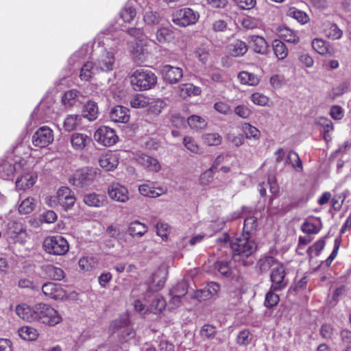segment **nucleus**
Returning a JSON list of instances; mask_svg holds the SVG:
<instances>
[{
	"label": "nucleus",
	"instance_id": "obj_16",
	"mask_svg": "<svg viewBox=\"0 0 351 351\" xmlns=\"http://www.w3.org/2000/svg\"><path fill=\"white\" fill-rule=\"evenodd\" d=\"M119 159L117 154L108 152L100 156L99 163L106 171H113L119 165Z\"/></svg>",
	"mask_w": 351,
	"mask_h": 351
},
{
	"label": "nucleus",
	"instance_id": "obj_48",
	"mask_svg": "<svg viewBox=\"0 0 351 351\" xmlns=\"http://www.w3.org/2000/svg\"><path fill=\"white\" fill-rule=\"evenodd\" d=\"M156 234L160 237L163 241H166L170 232V227L168 223L159 221L156 223Z\"/></svg>",
	"mask_w": 351,
	"mask_h": 351
},
{
	"label": "nucleus",
	"instance_id": "obj_20",
	"mask_svg": "<svg viewBox=\"0 0 351 351\" xmlns=\"http://www.w3.org/2000/svg\"><path fill=\"white\" fill-rule=\"evenodd\" d=\"M138 162L150 171L158 172L161 166L158 160L146 154L140 155L138 157Z\"/></svg>",
	"mask_w": 351,
	"mask_h": 351
},
{
	"label": "nucleus",
	"instance_id": "obj_39",
	"mask_svg": "<svg viewBox=\"0 0 351 351\" xmlns=\"http://www.w3.org/2000/svg\"><path fill=\"white\" fill-rule=\"evenodd\" d=\"M80 95V93L75 89L69 90L65 92L62 97V102L64 105L69 107L73 106L77 100Z\"/></svg>",
	"mask_w": 351,
	"mask_h": 351
},
{
	"label": "nucleus",
	"instance_id": "obj_44",
	"mask_svg": "<svg viewBox=\"0 0 351 351\" xmlns=\"http://www.w3.org/2000/svg\"><path fill=\"white\" fill-rule=\"evenodd\" d=\"M276 291L270 287V290L265 295L264 304L268 308H272L279 302L280 298L278 295L275 293Z\"/></svg>",
	"mask_w": 351,
	"mask_h": 351
},
{
	"label": "nucleus",
	"instance_id": "obj_58",
	"mask_svg": "<svg viewBox=\"0 0 351 351\" xmlns=\"http://www.w3.org/2000/svg\"><path fill=\"white\" fill-rule=\"evenodd\" d=\"M250 98L254 104L261 106H266L269 102V98L260 93H253Z\"/></svg>",
	"mask_w": 351,
	"mask_h": 351
},
{
	"label": "nucleus",
	"instance_id": "obj_36",
	"mask_svg": "<svg viewBox=\"0 0 351 351\" xmlns=\"http://www.w3.org/2000/svg\"><path fill=\"white\" fill-rule=\"evenodd\" d=\"M158 190L159 191H157L149 184H143L138 187V191L142 195L150 197H156L160 196L162 193V189H158Z\"/></svg>",
	"mask_w": 351,
	"mask_h": 351
},
{
	"label": "nucleus",
	"instance_id": "obj_49",
	"mask_svg": "<svg viewBox=\"0 0 351 351\" xmlns=\"http://www.w3.org/2000/svg\"><path fill=\"white\" fill-rule=\"evenodd\" d=\"M216 333V328L210 324H204L200 330V335L204 339H210L214 338Z\"/></svg>",
	"mask_w": 351,
	"mask_h": 351
},
{
	"label": "nucleus",
	"instance_id": "obj_42",
	"mask_svg": "<svg viewBox=\"0 0 351 351\" xmlns=\"http://www.w3.org/2000/svg\"><path fill=\"white\" fill-rule=\"evenodd\" d=\"M145 47V45H144L143 40H140L136 43L135 46L133 47L132 53L138 60L143 61L145 58L147 53V49Z\"/></svg>",
	"mask_w": 351,
	"mask_h": 351
},
{
	"label": "nucleus",
	"instance_id": "obj_47",
	"mask_svg": "<svg viewBox=\"0 0 351 351\" xmlns=\"http://www.w3.org/2000/svg\"><path fill=\"white\" fill-rule=\"evenodd\" d=\"M247 51V46L245 42L237 40L232 45V55L234 56H243Z\"/></svg>",
	"mask_w": 351,
	"mask_h": 351
},
{
	"label": "nucleus",
	"instance_id": "obj_18",
	"mask_svg": "<svg viewBox=\"0 0 351 351\" xmlns=\"http://www.w3.org/2000/svg\"><path fill=\"white\" fill-rule=\"evenodd\" d=\"M129 109L123 106H114L110 112V119L116 123H127L130 119Z\"/></svg>",
	"mask_w": 351,
	"mask_h": 351
},
{
	"label": "nucleus",
	"instance_id": "obj_4",
	"mask_svg": "<svg viewBox=\"0 0 351 351\" xmlns=\"http://www.w3.org/2000/svg\"><path fill=\"white\" fill-rule=\"evenodd\" d=\"M44 250L50 254L64 255L69 250L67 241L62 236L56 235L47 237L43 242Z\"/></svg>",
	"mask_w": 351,
	"mask_h": 351
},
{
	"label": "nucleus",
	"instance_id": "obj_46",
	"mask_svg": "<svg viewBox=\"0 0 351 351\" xmlns=\"http://www.w3.org/2000/svg\"><path fill=\"white\" fill-rule=\"evenodd\" d=\"M136 10L133 7L128 5L123 8L120 12V16L125 23L131 22L136 16Z\"/></svg>",
	"mask_w": 351,
	"mask_h": 351
},
{
	"label": "nucleus",
	"instance_id": "obj_32",
	"mask_svg": "<svg viewBox=\"0 0 351 351\" xmlns=\"http://www.w3.org/2000/svg\"><path fill=\"white\" fill-rule=\"evenodd\" d=\"M201 93L199 87L195 86L192 84H182L179 87V94L180 97L185 98L191 95H198Z\"/></svg>",
	"mask_w": 351,
	"mask_h": 351
},
{
	"label": "nucleus",
	"instance_id": "obj_10",
	"mask_svg": "<svg viewBox=\"0 0 351 351\" xmlns=\"http://www.w3.org/2000/svg\"><path fill=\"white\" fill-rule=\"evenodd\" d=\"M116 58L114 51L104 50L97 58L96 63V69L99 71L108 72L114 69Z\"/></svg>",
	"mask_w": 351,
	"mask_h": 351
},
{
	"label": "nucleus",
	"instance_id": "obj_35",
	"mask_svg": "<svg viewBox=\"0 0 351 351\" xmlns=\"http://www.w3.org/2000/svg\"><path fill=\"white\" fill-rule=\"evenodd\" d=\"M19 336L26 341H34L38 337L36 329L30 326H23L19 330Z\"/></svg>",
	"mask_w": 351,
	"mask_h": 351
},
{
	"label": "nucleus",
	"instance_id": "obj_14",
	"mask_svg": "<svg viewBox=\"0 0 351 351\" xmlns=\"http://www.w3.org/2000/svg\"><path fill=\"white\" fill-rule=\"evenodd\" d=\"M109 197L114 201L125 202L129 199L128 189L119 183L111 184L108 189Z\"/></svg>",
	"mask_w": 351,
	"mask_h": 351
},
{
	"label": "nucleus",
	"instance_id": "obj_15",
	"mask_svg": "<svg viewBox=\"0 0 351 351\" xmlns=\"http://www.w3.org/2000/svg\"><path fill=\"white\" fill-rule=\"evenodd\" d=\"M71 147L75 151L81 152L91 142V138L87 134L74 132L70 136Z\"/></svg>",
	"mask_w": 351,
	"mask_h": 351
},
{
	"label": "nucleus",
	"instance_id": "obj_63",
	"mask_svg": "<svg viewBox=\"0 0 351 351\" xmlns=\"http://www.w3.org/2000/svg\"><path fill=\"white\" fill-rule=\"evenodd\" d=\"M195 53V56L203 64H205L209 58V49H208V47L204 46H202L197 49Z\"/></svg>",
	"mask_w": 351,
	"mask_h": 351
},
{
	"label": "nucleus",
	"instance_id": "obj_3",
	"mask_svg": "<svg viewBox=\"0 0 351 351\" xmlns=\"http://www.w3.org/2000/svg\"><path fill=\"white\" fill-rule=\"evenodd\" d=\"M75 202V197L71 190L66 186L61 187L53 196L46 198L47 204L52 208L61 206L64 210L72 207Z\"/></svg>",
	"mask_w": 351,
	"mask_h": 351
},
{
	"label": "nucleus",
	"instance_id": "obj_55",
	"mask_svg": "<svg viewBox=\"0 0 351 351\" xmlns=\"http://www.w3.org/2000/svg\"><path fill=\"white\" fill-rule=\"evenodd\" d=\"M252 339V335L247 330H243L237 335V342L241 346L247 345Z\"/></svg>",
	"mask_w": 351,
	"mask_h": 351
},
{
	"label": "nucleus",
	"instance_id": "obj_23",
	"mask_svg": "<svg viewBox=\"0 0 351 351\" xmlns=\"http://www.w3.org/2000/svg\"><path fill=\"white\" fill-rule=\"evenodd\" d=\"M99 112L97 103L93 101H88L84 106L82 117L88 119L89 121L96 120L99 116Z\"/></svg>",
	"mask_w": 351,
	"mask_h": 351
},
{
	"label": "nucleus",
	"instance_id": "obj_62",
	"mask_svg": "<svg viewBox=\"0 0 351 351\" xmlns=\"http://www.w3.org/2000/svg\"><path fill=\"white\" fill-rule=\"evenodd\" d=\"M216 169L215 165H212L211 167L204 172L200 176V181L202 184H209L213 178L214 171Z\"/></svg>",
	"mask_w": 351,
	"mask_h": 351
},
{
	"label": "nucleus",
	"instance_id": "obj_17",
	"mask_svg": "<svg viewBox=\"0 0 351 351\" xmlns=\"http://www.w3.org/2000/svg\"><path fill=\"white\" fill-rule=\"evenodd\" d=\"M162 71L164 79L170 84L177 83L183 76V71L181 68L169 64L165 65Z\"/></svg>",
	"mask_w": 351,
	"mask_h": 351
},
{
	"label": "nucleus",
	"instance_id": "obj_1",
	"mask_svg": "<svg viewBox=\"0 0 351 351\" xmlns=\"http://www.w3.org/2000/svg\"><path fill=\"white\" fill-rule=\"evenodd\" d=\"M230 245L233 252L232 258L235 261H242L243 265L252 263V261L244 259L252 256L257 248V245L251 236L243 234L230 241Z\"/></svg>",
	"mask_w": 351,
	"mask_h": 351
},
{
	"label": "nucleus",
	"instance_id": "obj_59",
	"mask_svg": "<svg viewBox=\"0 0 351 351\" xmlns=\"http://www.w3.org/2000/svg\"><path fill=\"white\" fill-rule=\"evenodd\" d=\"M241 25L245 29H254L258 27L261 23L260 21L255 18L246 16L243 19Z\"/></svg>",
	"mask_w": 351,
	"mask_h": 351
},
{
	"label": "nucleus",
	"instance_id": "obj_43",
	"mask_svg": "<svg viewBox=\"0 0 351 351\" xmlns=\"http://www.w3.org/2000/svg\"><path fill=\"white\" fill-rule=\"evenodd\" d=\"M36 206L35 200L33 198H26L19 206V211L21 214H29L32 213Z\"/></svg>",
	"mask_w": 351,
	"mask_h": 351
},
{
	"label": "nucleus",
	"instance_id": "obj_6",
	"mask_svg": "<svg viewBox=\"0 0 351 351\" xmlns=\"http://www.w3.org/2000/svg\"><path fill=\"white\" fill-rule=\"evenodd\" d=\"M199 17V13L191 8H185L176 11L172 15V21L180 27L195 24Z\"/></svg>",
	"mask_w": 351,
	"mask_h": 351
},
{
	"label": "nucleus",
	"instance_id": "obj_56",
	"mask_svg": "<svg viewBox=\"0 0 351 351\" xmlns=\"http://www.w3.org/2000/svg\"><path fill=\"white\" fill-rule=\"evenodd\" d=\"M243 130L247 138L258 139L260 136V131L249 123H245Z\"/></svg>",
	"mask_w": 351,
	"mask_h": 351
},
{
	"label": "nucleus",
	"instance_id": "obj_64",
	"mask_svg": "<svg viewBox=\"0 0 351 351\" xmlns=\"http://www.w3.org/2000/svg\"><path fill=\"white\" fill-rule=\"evenodd\" d=\"M275 258L273 256H266L259 261V267L262 271H267L275 263Z\"/></svg>",
	"mask_w": 351,
	"mask_h": 351
},
{
	"label": "nucleus",
	"instance_id": "obj_57",
	"mask_svg": "<svg viewBox=\"0 0 351 351\" xmlns=\"http://www.w3.org/2000/svg\"><path fill=\"white\" fill-rule=\"evenodd\" d=\"M205 143L210 146L218 145L221 143V137L217 133L206 134L204 136Z\"/></svg>",
	"mask_w": 351,
	"mask_h": 351
},
{
	"label": "nucleus",
	"instance_id": "obj_2",
	"mask_svg": "<svg viewBox=\"0 0 351 351\" xmlns=\"http://www.w3.org/2000/svg\"><path fill=\"white\" fill-rule=\"evenodd\" d=\"M157 82L156 75L148 70L140 69L135 71L130 76V83L136 91L152 88Z\"/></svg>",
	"mask_w": 351,
	"mask_h": 351
},
{
	"label": "nucleus",
	"instance_id": "obj_8",
	"mask_svg": "<svg viewBox=\"0 0 351 351\" xmlns=\"http://www.w3.org/2000/svg\"><path fill=\"white\" fill-rule=\"evenodd\" d=\"M94 138L98 143L106 147L114 145L118 141L115 131L107 126L99 128L94 134Z\"/></svg>",
	"mask_w": 351,
	"mask_h": 351
},
{
	"label": "nucleus",
	"instance_id": "obj_40",
	"mask_svg": "<svg viewBox=\"0 0 351 351\" xmlns=\"http://www.w3.org/2000/svg\"><path fill=\"white\" fill-rule=\"evenodd\" d=\"M285 163L291 164V166L298 171H300L302 169V161L298 154L293 151H291L289 153L287 157L285 159Z\"/></svg>",
	"mask_w": 351,
	"mask_h": 351
},
{
	"label": "nucleus",
	"instance_id": "obj_41",
	"mask_svg": "<svg viewBox=\"0 0 351 351\" xmlns=\"http://www.w3.org/2000/svg\"><path fill=\"white\" fill-rule=\"evenodd\" d=\"M258 226L256 218L254 216L245 218L243 224V234L247 236H251V234L256 230Z\"/></svg>",
	"mask_w": 351,
	"mask_h": 351
},
{
	"label": "nucleus",
	"instance_id": "obj_7",
	"mask_svg": "<svg viewBox=\"0 0 351 351\" xmlns=\"http://www.w3.org/2000/svg\"><path fill=\"white\" fill-rule=\"evenodd\" d=\"M96 176L95 170L88 168H84L77 171L71 178L70 183L77 187H85L90 185Z\"/></svg>",
	"mask_w": 351,
	"mask_h": 351
},
{
	"label": "nucleus",
	"instance_id": "obj_13",
	"mask_svg": "<svg viewBox=\"0 0 351 351\" xmlns=\"http://www.w3.org/2000/svg\"><path fill=\"white\" fill-rule=\"evenodd\" d=\"M43 293L51 299L58 300H63L66 295V291L60 284L49 282L42 287Z\"/></svg>",
	"mask_w": 351,
	"mask_h": 351
},
{
	"label": "nucleus",
	"instance_id": "obj_25",
	"mask_svg": "<svg viewBox=\"0 0 351 351\" xmlns=\"http://www.w3.org/2000/svg\"><path fill=\"white\" fill-rule=\"evenodd\" d=\"M148 231L147 226L137 220L131 222L128 228V234L132 237H141Z\"/></svg>",
	"mask_w": 351,
	"mask_h": 351
},
{
	"label": "nucleus",
	"instance_id": "obj_11",
	"mask_svg": "<svg viewBox=\"0 0 351 351\" xmlns=\"http://www.w3.org/2000/svg\"><path fill=\"white\" fill-rule=\"evenodd\" d=\"M285 276L286 269L283 265H279L272 270L270 275L272 290L281 291L287 286L288 280Z\"/></svg>",
	"mask_w": 351,
	"mask_h": 351
},
{
	"label": "nucleus",
	"instance_id": "obj_30",
	"mask_svg": "<svg viewBox=\"0 0 351 351\" xmlns=\"http://www.w3.org/2000/svg\"><path fill=\"white\" fill-rule=\"evenodd\" d=\"M238 78L242 84L249 86H256L260 82V77L258 75L247 71H241Z\"/></svg>",
	"mask_w": 351,
	"mask_h": 351
},
{
	"label": "nucleus",
	"instance_id": "obj_29",
	"mask_svg": "<svg viewBox=\"0 0 351 351\" xmlns=\"http://www.w3.org/2000/svg\"><path fill=\"white\" fill-rule=\"evenodd\" d=\"M156 38L158 42L164 44L170 43L175 38L174 32L168 27H160L157 29Z\"/></svg>",
	"mask_w": 351,
	"mask_h": 351
},
{
	"label": "nucleus",
	"instance_id": "obj_53",
	"mask_svg": "<svg viewBox=\"0 0 351 351\" xmlns=\"http://www.w3.org/2000/svg\"><path fill=\"white\" fill-rule=\"evenodd\" d=\"M215 268L223 276H228L231 273V267L228 261H221L215 263Z\"/></svg>",
	"mask_w": 351,
	"mask_h": 351
},
{
	"label": "nucleus",
	"instance_id": "obj_45",
	"mask_svg": "<svg viewBox=\"0 0 351 351\" xmlns=\"http://www.w3.org/2000/svg\"><path fill=\"white\" fill-rule=\"evenodd\" d=\"M189 125L194 130H200L206 127V121L199 116L192 115L188 118Z\"/></svg>",
	"mask_w": 351,
	"mask_h": 351
},
{
	"label": "nucleus",
	"instance_id": "obj_9",
	"mask_svg": "<svg viewBox=\"0 0 351 351\" xmlns=\"http://www.w3.org/2000/svg\"><path fill=\"white\" fill-rule=\"evenodd\" d=\"M32 141L35 147H45L53 141V131L49 127L43 126L33 134Z\"/></svg>",
	"mask_w": 351,
	"mask_h": 351
},
{
	"label": "nucleus",
	"instance_id": "obj_51",
	"mask_svg": "<svg viewBox=\"0 0 351 351\" xmlns=\"http://www.w3.org/2000/svg\"><path fill=\"white\" fill-rule=\"evenodd\" d=\"M160 19V14L156 12L147 11L144 15V21L147 25H158Z\"/></svg>",
	"mask_w": 351,
	"mask_h": 351
},
{
	"label": "nucleus",
	"instance_id": "obj_12",
	"mask_svg": "<svg viewBox=\"0 0 351 351\" xmlns=\"http://www.w3.org/2000/svg\"><path fill=\"white\" fill-rule=\"evenodd\" d=\"M8 234L15 243H23L27 239V233L23 224L20 221H10L8 225Z\"/></svg>",
	"mask_w": 351,
	"mask_h": 351
},
{
	"label": "nucleus",
	"instance_id": "obj_5",
	"mask_svg": "<svg viewBox=\"0 0 351 351\" xmlns=\"http://www.w3.org/2000/svg\"><path fill=\"white\" fill-rule=\"evenodd\" d=\"M36 321L43 324L54 326L62 320L58 311L50 306L45 304L36 305Z\"/></svg>",
	"mask_w": 351,
	"mask_h": 351
},
{
	"label": "nucleus",
	"instance_id": "obj_38",
	"mask_svg": "<svg viewBox=\"0 0 351 351\" xmlns=\"http://www.w3.org/2000/svg\"><path fill=\"white\" fill-rule=\"evenodd\" d=\"M165 106V103L162 99H149V104L147 106V111L151 114L158 115L160 113Z\"/></svg>",
	"mask_w": 351,
	"mask_h": 351
},
{
	"label": "nucleus",
	"instance_id": "obj_61",
	"mask_svg": "<svg viewBox=\"0 0 351 351\" xmlns=\"http://www.w3.org/2000/svg\"><path fill=\"white\" fill-rule=\"evenodd\" d=\"M183 143L186 148L189 150L190 152L195 153V154H199V148L197 144L195 142V141L189 136H186L183 139Z\"/></svg>",
	"mask_w": 351,
	"mask_h": 351
},
{
	"label": "nucleus",
	"instance_id": "obj_33",
	"mask_svg": "<svg viewBox=\"0 0 351 351\" xmlns=\"http://www.w3.org/2000/svg\"><path fill=\"white\" fill-rule=\"evenodd\" d=\"M278 33L280 38L286 42L296 44L300 41V37L294 31L289 28H280Z\"/></svg>",
	"mask_w": 351,
	"mask_h": 351
},
{
	"label": "nucleus",
	"instance_id": "obj_50",
	"mask_svg": "<svg viewBox=\"0 0 351 351\" xmlns=\"http://www.w3.org/2000/svg\"><path fill=\"white\" fill-rule=\"evenodd\" d=\"M130 104L135 108H145L149 104V98L142 95H138L131 99Z\"/></svg>",
	"mask_w": 351,
	"mask_h": 351
},
{
	"label": "nucleus",
	"instance_id": "obj_22",
	"mask_svg": "<svg viewBox=\"0 0 351 351\" xmlns=\"http://www.w3.org/2000/svg\"><path fill=\"white\" fill-rule=\"evenodd\" d=\"M37 180V175L35 173H27L21 176L16 181V187L19 190H26L32 187Z\"/></svg>",
	"mask_w": 351,
	"mask_h": 351
},
{
	"label": "nucleus",
	"instance_id": "obj_52",
	"mask_svg": "<svg viewBox=\"0 0 351 351\" xmlns=\"http://www.w3.org/2000/svg\"><path fill=\"white\" fill-rule=\"evenodd\" d=\"M312 47L313 49L321 55L325 54L328 51V47L326 43L319 38H315L312 41Z\"/></svg>",
	"mask_w": 351,
	"mask_h": 351
},
{
	"label": "nucleus",
	"instance_id": "obj_31",
	"mask_svg": "<svg viewBox=\"0 0 351 351\" xmlns=\"http://www.w3.org/2000/svg\"><path fill=\"white\" fill-rule=\"evenodd\" d=\"M99 70L96 69V63L86 62L81 69L80 77L82 80L88 81Z\"/></svg>",
	"mask_w": 351,
	"mask_h": 351
},
{
	"label": "nucleus",
	"instance_id": "obj_21",
	"mask_svg": "<svg viewBox=\"0 0 351 351\" xmlns=\"http://www.w3.org/2000/svg\"><path fill=\"white\" fill-rule=\"evenodd\" d=\"M84 202L88 206L102 207L107 204V199L104 195L90 193L84 195Z\"/></svg>",
	"mask_w": 351,
	"mask_h": 351
},
{
	"label": "nucleus",
	"instance_id": "obj_24",
	"mask_svg": "<svg viewBox=\"0 0 351 351\" xmlns=\"http://www.w3.org/2000/svg\"><path fill=\"white\" fill-rule=\"evenodd\" d=\"M21 167V162L14 165L9 161L4 160L0 164V177L4 180L9 179Z\"/></svg>",
	"mask_w": 351,
	"mask_h": 351
},
{
	"label": "nucleus",
	"instance_id": "obj_54",
	"mask_svg": "<svg viewBox=\"0 0 351 351\" xmlns=\"http://www.w3.org/2000/svg\"><path fill=\"white\" fill-rule=\"evenodd\" d=\"M213 108L217 112L224 115H228L232 112L230 106L224 101H219L216 102Z\"/></svg>",
	"mask_w": 351,
	"mask_h": 351
},
{
	"label": "nucleus",
	"instance_id": "obj_60",
	"mask_svg": "<svg viewBox=\"0 0 351 351\" xmlns=\"http://www.w3.org/2000/svg\"><path fill=\"white\" fill-rule=\"evenodd\" d=\"M234 113L243 119H247L252 114L251 110L245 105H239L234 108Z\"/></svg>",
	"mask_w": 351,
	"mask_h": 351
},
{
	"label": "nucleus",
	"instance_id": "obj_28",
	"mask_svg": "<svg viewBox=\"0 0 351 351\" xmlns=\"http://www.w3.org/2000/svg\"><path fill=\"white\" fill-rule=\"evenodd\" d=\"M42 269L49 278L53 280H61L65 276V273L61 268L52 265H44Z\"/></svg>",
	"mask_w": 351,
	"mask_h": 351
},
{
	"label": "nucleus",
	"instance_id": "obj_26",
	"mask_svg": "<svg viewBox=\"0 0 351 351\" xmlns=\"http://www.w3.org/2000/svg\"><path fill=\"white\" fill-rule=\"evenodd\" d=\"M250 42L252 43L254 52L265 54L267 51V43L263 37L258 36H251L249 37Z\"/></svg>",
	"mask_w": 351,
	"mask_h": 351
},
{
	"label": "nucleus",
	"instance_id": "obj_19",
	"mask_svg": "<svg viewBox=\"0 0 351 351\" xmlns=\"http://www.w3.org/2000/svg\"><path fill=\"white\" fill-rule=\"evenodd\" d=\"M16 313L23 320L30 322L36 321V306L34 308H31L25 304L18 305L16 308Z\"/></svg>",
	"mask_w": 351,
	"mask_h": 351
},
{
	"label": "nucleus",
	"instance_id": "obj_27",
	"mask_svg": "<svg viewBox=\"0 0 351 351\" xmlns=\"http://www.w3.org/2000/svg\"><path fill=\"white\" fill-rule=\"evenodd\" d=\"M82 117L80 114H69L63 123V127L66 131L71 132L76 130L82 125Z\"/></svg>",
	"mask_w": 351,
	"mask_h": 351
},
{
	"label": "nucleus",
	"instance_id": "obj_34",
	"mask_svg": "<svg viewBox=\"0 0 351 351\" xmlns=\"http://www.w3.org/2000/svg\"><path fill=\"white\" fill-rule=\"evenodd\" d=\"M166 306L164 298L158 294L152 296V302L150 305V311L155 314L160 313Z\"/></svg>",
	"mask_w": 351,
	"mask_h": 351
},
{
	"label": "nucleus",
	"instance_id": "obj_37",
	"mask_svg": "<svg viewBox=\"0 0 351 351\" xmlns=\"http://www.w3.org/2000/svg\"><path fill=\"white\" fill-rule=\"evenodd\" d=\"M273 49L279 60H284L288 55V49L284 43L275 40L273 43Z\"/></svg>",
	"mask_w": 351,
	"mask_h": 351
}]
</instances>
